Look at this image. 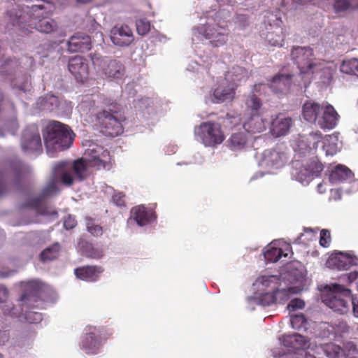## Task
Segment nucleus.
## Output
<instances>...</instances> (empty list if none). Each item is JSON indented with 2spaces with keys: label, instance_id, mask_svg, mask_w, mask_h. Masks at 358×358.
<instances>
[{
  "label": "nucleus",
  "instance_id": "obj_1",
  "mask_svg": "<svg viewBox=\"0 0 358 358\" xmlns=\"http://www.w3.org/2000/svg\"><path fill=\"white\" fill-rule=\"evenodd\" d=\"M43 4L21 6L12 5L5 15L6 28L15 29L19 35L24 36L36 29L41 33L49 34L54 30L52 20L48 19L54 5L49 1L43 0Z\"/></svg>",
  "mask_w": 358,
  "mask_h": 358
},
{
  "label": "nucleus",
  "instance_id": "obj_2",
  "mask_svg": "<svg viewBox=\"0 0 358 358\" xmlns=\"http://www.w3.org/2000/svg\"><path fill=\"white\" fill-rule=\"evenodd\" d=\"M101 110L96 114V126L106 136L115 137L124 131L123 123L126 117L122 106L115 100L103 96Z\"/></svg>",
  "mask_w": 358,
  "mask_h": 358
},
{
  "label": "nucleus",
  "instance_id": "obj_3",
  "mask_svg": "<svg viewBox=\"0 0 358 358\" xmlns=\"http://www.w3.org/2000/svg\"><path fill=\"white\" fill-rule=\"evenodd\" d=\"M73 136L67 125L57 121L50 122L43 134L47 152L52 157L54 152L68 149L73 143Z\"/></svg>",
  "mask_w": 358,
  "mask_h": 358
},
{
  "label": "nucleus",
  "instance_id": "obj_4",
  "mask_svg": "<svg viewBox=\"0 0 358 358\" xmlns=\"http://www.w3.org/2000/svg\"><path fill=\"white\" fill-rule=\"evenodd\" d=\"M85 155L86 158L75 161L73 166V172L80 180L86 178L87 166L95 167L97 169H106L110 162L109 152L102 148L88 150Z\"/></svg>",
  "mask_w": 358,
  "mask_h": 358
},
{
  "label": "nucleus",
  "instance_id": "obj_5",
  "mask_svg": "<svg viewBox=\"0 0 358 358\" xmlns=\"http://www.w3.org/2000/svg\"><path fill=\"white\" fill-rule=\"evenodd\" d=\"M194 134L206 147L210 148H216L225 139L221 124L213 120L203 122L195 127Z\"/></svg>",
  "mask_w": 358,
  "mask_h": 358
},
{
  "label": "nucleus",
  "instance_id": "obj_6",
  "mask_svg": "<svg viewBox=\"0 0 358 358\" xmlns=\"http://www.w3.org/2000/svg\"><path fill=\"white\" fill-rule=\"evenodd\" d=\"M40 299V287L38 283L31 282L28 284L27 289L20 297L21 311L17 309L12 303H4L2 306V310L4 315L11 317H21L24 308H34L38 306L35 304Z\"/></svg>",
  "mask_w": 358,
  "mask_h": 358
},
{
  "label": "nucleus",
  "instance_id": "obj_7",
  "mask_svg": "<svg viewBox=\"0 0 358 358\" xmlns=\"http://www.w3.org/2000/svg\"><path fill=\"white\" fill-rule=\"evenodd\" d=\"M351 289L339 284H332L330 287V292L323 299L324 303L335 312L341 314L347 313L350 306L345 298L350 299Z\"/></svg>",
  "mask_w": 358,
  "mask_h": 358
},
{
  "label": "nucleus",
  "instance_id": "obj_8",
  "mask_svg": "<svg viewBox=\"0 0 358 358\" xmlns=\"http://www.w3.org/2000/svg\"><path fill=\"white\" fill-rule=\"evenodd\" d=\"M82 337L80 348L88 355H96L99 352L103 341L108 338L111 334L103 327L88 326Z\"/></svg>",
  "mask_w": 358,
  "mask_h": 358
},
{
  "label": "nucleus",
  "instance_id": "obj_9",
  "mask_svg": "<svg viewBox=\"0 0 358 358\" xmlns=\"http://www.w3.org/2000/svg\"><path fill=\"white\" fill-rule=\"evenodd\" d=\"M198 32L203 36L215 47L222 46L226 44L229 37V29L227 22L207 23L197 28Z\"/></svg>",
  "mask_w": 358,
  "mask_h": 358
},
{
  "label": "nucleus",
  "instance_id": "obj_10",
  "mask_svg": "<svg viewBox=\"0 0 358 358\" xmlns=\"http://www.w3.org/2000/svg\"><path fill=\"white\" fill-rule=\"evenodd\" d=\"M90 57L93 65L109 78H118L124 73V67L119 61L108 60L106 58H103L98 53H90Z\"/></svg>",
  "mask_w": 358,
  "mask_h": 358
},
{
  "label": "nucleus",
  "instance_id": "obj_11",
  "mask_svg": "<svg viewBox=\"0 0 358 358\" xmlns=\"http://www.w3.org/2000/svg\"><path fill=\"white\" fill-rule=\"evenodd\" d=\"M291 57L301 74L308 73L315 66L313 63V50L309 47H294L291 52Z\"/></svg>",
  "mask_w": 358,
  "mask_h": 358
},
{
  "label": "nucleus",
  "instance_id": "obj_12",
  "mask_svg": "<svg viewBox=\"0 0 358 358\" xmlns=\"http://www.w3.org/2000/svg\"><path fill=\"white\" fill-rule=\"evenodd\" d=\"M21 147L22 150L27 153L42 152L41 138L37 126H29L23 131Z\"/></svg>",
  "mask_w": 358,
  "mask_h": 358
},
{
  "label": "nucleus",
  "instance_id": "obj_13",
  "mask_svg": "<svg viewBox=\"0 0 358 358\" xmlns=\"http://www.w3.org/2000/svg\"><path fill=\"white\" fill-rule=\"evenodd\" d=\"M112 43L119 47H127L134 41L131 29L127 24H116L110 31Z\"/></svg>",
  "mask_w": 358,
  "mask_h": 358
},
{
  "label": "nucleus",
  "instance_id": "obj_14",
  "mask_svg": "<svg viewBox=\"0 0 358 358\" xmlns=\"http://www.w3.org/2000/svg\"><path fill=\"white\" fill-rule=\"evenodd\" d=\"M236 85L231 84L227 79L223 78L217 82V86L213 92L216 103L231 101L235 97Z\"/></svg>",
  "mask_w": 358,
  "mask_h": 358
},
{
  "label": "nucleus",
  "instance_id": "obj_15",
  "mask_svg": "<svg viewBox=\"0 0 358 358\" xmlns=\"http://www.w3.org/2000/svg\"><path fill=\"white\" fill-rule=\"evenodd\" d=\"M287 161V157L285 152L276 150H266L263 152L261 164L268 169H278L284 166Z\"/></svg>",
  "mask_w": 358,
  "mask_h": 358
},
{
  "label": "nucleus",
  "instance_id": "obj_16",
  "mask_svg": "<svg viewBox=\"0 0 358 358\" xmlns=\"http://www.w3.org/2000/svg\"><path fill=\"white\" fill-rule=\"evenodd\" d=\"M338 118L339 115L334 108L331 104L326 103L322 106L317 124L322 129H331L336 126Z\"/></svg>",
  "mask_w": 358,
  "mask_h": 358
},
{
  "label": "nucleus",
  "instance_id": "obj_17",
  "mask_svg": "<svg viewBox=\"0 0 358 358\" xmlns=\"http://www.w3.org/2000/svg\"><path fill=\"white\" fill-rule=\"evenodd\" d=\"M69 70L78 81L83 83L88 78L89 66L85 59L75 56L69 59Z\"/></svg>",
  "mask_w": 358,
  "mask_h": 358
},
{
  "label": "nucleus",
  "instance_id": "obj_18",
  "mask_svg": "<svg viewBox=\"0 0 358 358\" xmlns=\"http://www.w3.org/2000/svg\"><path fill=\"white\" fill-rule=\"evenodd\" d=\"M104 271V268L98 265H86L78 267L74 269L76 277L88 282H96L100 275Z\"/></svg>",
  "mask_w": 358,
  "mask_h": 358
},
{
  "label": "nucleus",
  "instance_id": "obj_19",
  "mask_svg": "<svg viewBox=\"0 0 358 358\" xmlns=\"http://www.w3.org/2000/svg\"><path fill=\"white\" fill-rule=\"evenodd\" d=\"M327 266L338 271L349 269L358 265V258L348 254L340 253L331 257L327 262Z\"/></svg>",
  "mask_w": 358,
  "mask_h": 358
},
{
  "label": "nucleus",
  "instance_id": "obj_20",
  "mask_svg": "<svg viewBox=\"0 0 358 358\" xmlns=\"http://www.w3.org/2000/svg\"><path fill=\"white\" fill-rule=\"evenodd\" d=\"M292 76L290 73H277L270 80L268 86L275 94H286L290 90Z\"/></svg>",
  "mask_w": 358,
  "mask_h": 358
},
{
  "label": "nucleus",
  "instance_id": "obj_21",
  "mask_svg": "<svg viewBox=\"0 0 358 358\" xmlns=\"http://www.w3.org/2000/svg\"><path fill=\"white\" fill-rule=\"evenodd\" d=\"M92 48V41L89 36L77 33L72 36L67 43V50L70 52H85Z\"/></svg>",
  "mask_w": 358,
  "mask_h": 358
},
{
  "label": "nucleus",
  "instance_id": "obj_22",
  "mask_svg": "<svg viewBox=\"0 0 358 358\" xmlns=\"http://www.w3.org/2000/svg\"><path fill=\"white\" fill-rule=\"evenodd\" d=\"M250 144V138L244 131L233 132L227 141V148L233 152L245 150Z\"/></svg>",
  "mask_w": 358,
  "mask_h": 358
},
{
  "label": "nucleus",
  "instance_id": "obj_23",
  "mask_svg": "<svg viewBox=\"0 0 358 358\" xmlns=\"http://www.w3.org/2000/svg\"><path fill=\"white\" fill-rule=\"evenodd\" d=\"M292 119L285 117L283 114H278L272 120L271 131L276 137L286 135L292 126Z\"/></svg>",
  "mask_w": 358,
  "mask_h": 358
},
{
  "label": "nucleus",
  "instance_id": "obj_24",
  "mask_svg": "<svg viewBox=\"0 0 358 358\" xmlns=\"http://www.w3.org/2000/svg\"><path fill=\"white\" fill-rule=\"evenodd\" d=\"M131 213V217L141 227L147 225L156 219L155 213L153 210L148 209L143 205L134 207Z\"/></svg>",
  "mask_w": 358,
  "mask_h": 358
},
{
  "label": "nucleus",
  "instance_id": "obj_25",
  "mask_svg": "<svg viewBox=\"0 0 358 358\" xmlns=\"http://www.w3.org/2000/svg\"><path fill=\"white\" fill-rule=\"evenodd\" d=\"M282 344L292 350H305L309 347V339L299 334L285 335L282 337Z\"/></svg>",
  "mask_w": 358,
  "mask_h": 358
},
{
  "label": "nucleus",
  "instance_id": "obj_26",
  "mask_svg": "<svg viewBox=\"0 0 358 358\" xmlns=\"http://www.w3.org/2000/svg\"><path fill=\"white\" fill-rule=\"evenodd\" d=\"M248 120L243 123L245 131L251 134H257L266 129L265 122L260 114L249 115Z\"/></svg>",
  "mask_w": 358,
  "mask_h": 358
},
{
  "label": "nucleus",
  "instance_id": "obj_27",
  "mask_svg": "<svg viewBox=\"0 0 358 358\" xmlns=\"http://www.w3.org/2000/svg\"><path fill=\"white\" fill-rule=\"evenodd\" d=\"M56 191V185L54 183L50 184L45 188H44V189L38 196L30 199L27 203H25L23 205V207L34 208L37 211H39L43 200L47 196H50L52 193Z\"/></svg>",
  "mask_w": 358,
  "mask_h": 358
},
{
  "label": "nucleus",
  "instance_id": "obj_28",
  "mask_svg": "<svg viewBox=\"0 0 358 358\" xmlns=\"http://www.w3.org/2000/svg\"><path fill=\"white\" fill-rule=\"evenodd\" d=\"M248 77V71L239 66H234L224 76L231 84H235L236 88L241 82L246 81Z\"/></svg>",
  "mask_w": 358,
  "mask_h": 358
},
{
  "label": "nucleus",
  "instance_id": "obj_29",
  "mask_svg": "<svg viewBox=\"0 0 358 358\" xmlns=\"http://www.w3.org/2000/svg\"><path fill=\"white\" fill-rule=\"evenodd\" d=\"M322 106L315 102H306L303 106L302 115L309 122H317L321 113Z\"/></svg>",
  "mask_w": 358,
  "mask_h": 358
},
{
  "label": "nucleus",
  "instance_id": "obj_30",
  "mask_svg": "<svg viewBox=\"0 0 358 358\" xmlns=\"http://www.w3.org/2000/svg\"><path fill=\"white\" fill-rule=\"evenodd\" d=\"M353 173L351 170L345 165H337L331 172L329 180L331 182H340L351 179Z\"/></svg>",
  "mask_w": 358,
  "mask_h": 358
},
{
  "label": "nucleus",
  "instance_id": "obj_31",
  "mask_svg": "<svg viewBox=\"0 0 358 358\" xmlns=\"http://www.w3.org/2000/svg\"><path fill=\"white\" fill-rule=\"evenodd\" d=\"M245 112L248 115L260 114L262 101L255 94H250L245 101Z\"/></svg>",
  "mask_w": 358,
  "mask_h": 358
},
{
  "label": "nucleus",
  "instance_id": "obj_32",
  "mask_svg": "<svg viewBox=\"0 0 358 358\" xmlns=\"http://www.w3.org/2000/svg\"><path fill=\"white\" fill-rule=\"evenodd\" d=\"M55 177L59 178L65 185L70 186L73 184V176L66 169L64 163H60L55 166Z\"/></svg>",
  "mask_w": 358,
  "mask_h": 358
},
{
  "label": "nucleus",
  "instance_id": "obj_33",
  "mask_svg": "<svg viewBox=\"0 0 358 358\" xmlns=\"http://www.w3.org/2000/svg\"><path fill=\"white\" fill-rule=\"evenodd\" d=\"M324 355L329 358H343L346 355L345 350L334 343H327L320 347Z\"/></svg>",
  "mask_w": 358,
  "mask_h": 358
},
{
  "label": "nucleus",
  "instance_id": "obj_34",
  "mask_svg": "<svg viewBox=\"0 0 358 358\" xmlns=\"http://www.w3.org/2000/svg\"><path fill=\"white\" fill-rule=\"evenodd\" d=\"M272 31H268L266 35V39L268 43L273 46H282L285 36L282 34V29L276 27H271Z\"/></svg>",
  "mask_w": 358,
  "mask_h": 358
},
{
  "label": "nucleus",
  "instance_id": "obj_35",
  "mask_svg": "<svg viewBox=\"0 0 358 358\" xmlns=\"http://www.w3.org/2000/svg\"><path fill=\"white\" fill-rule=\"evenodd\" d=\"M60 245L59 243H55L50 247L45 249L40 255L41 261H52L59 257Z\"/></svg>",
  "mask_w": 358,
  "mask_h": 358
},
{
  "label": "nucleus",
  "instance_id": "obj_36",
  "mask_svg": "<svg viewBox=\"0 0 358 358\" xmlns=\"http://www.w3.org/2000/svg\"><path fill=\"white\" fill-rule=\"evenodd\" d=\"M340 70L343 73L355 75L358 77V59L354 58L343 61Z\"/></svg>",
  "mask_w": 358,
  "mask_h": 358
},
{
  "label": "nucleus",
  "instance_id": "obj_37",
  "mask_svg": "<svg viewBox=\"0 0 358 358\" xmlns=\"http://www.w3.org/2000/svg\"><path fill=\"white\" fill-rule=\"evenodd\" d=\"M264 258L267 262H276L282 256L287 257V253L284 254L281 248L271 247L264 253Z\"/></svg>",
  "mask_w": 358,
  "mask_h": 358
},
{
  "label": "nucleus",
  "instance_id": "obj_38",
  "mask_svg": "<svg viewBox=\"0 0 358 358\" xmlns=\"http://www.w3.org/2000/svg\"><path fill=\"white\" fill-rule=\"evenodd\" d=\"M83 255L87 258L99 259L103 257L104 254L102 249L96 248L92 244L87 243L83 247Z\"/></svg>",
  "mask_w": 358,
  "mask_h": 358
},
{
  "label": "nucleus",
  "instance_id": "obj_39",
  "mask_svg": "<svg viewBox=\"0 0 358 358\" xmlns=\"http://www.w3.org/2000/svg\"><path fill=\"white\" fill-rule=\"evenodd\" d=\"M87 230L94 236H100L103 234V229L99 224H96L94 220L90 217L85 218Z\"/></svg>",
  "mask_w": 358,
  "mask_h": 358
},
{
  "label": "nucleus",
  "instance_id": "obj_40",
  "mask_svg": "<svg viewBox=\"0 0 358 358\" xmlns=\"http://www.w3.org/2000/svg\"><path fill=\"white\" fill-rule=\"evenodd\" d=\"M23 319L29 324H38L42 321V314L32 310H26L24 313L21 314Z\"/></svg>",
  "mask_w": 358,
  "mask_h": 358
},
{
  "label": "nucleus",
  "instance_id": "obj_41",
  "mask_svg": "<svg viewBox=\"0 0 358 358\" xmlns=\"http://www.w3.org/2000/svg\"><path fill=\"white\" fill-rule=\"evenodd\" d=\"M357 0H335L334 8L336 13L344 12L353 7Z\"/></svg>",
  "mask_w": 358,
  "mask_h": 358
},
{
  "label": "nucleus",
  "instance_id": "obj_42",
  "mask_svg": "<svg viewBox=\"0 0 358 358\" xmlns=\"http://www.w3.org/2000/svg\"><path fill=\"white\" fill-rule=\"evenodd\" d=\"M136 27L138 34L146 35L150 30V23L146 19H139L136 21Z\"/></svg>",
  "mask_w": 358,
  "mask_h": 358
},
{
  "label": "nucleus",
  "instance_id": "obj_43",
  "mask_svg": "<svg viewBox=\"0 0 358 358\" xmlns=\"http://www.w3.org/2000/svg\"><path fill=\"white\" fill-rule=\"evenodd\" d=\"M290 322L294 329H300L306 323V319L303 314H297L291 317Z\"/></svg>",
  "mask_w": 358,
  "mask_h": 358
},
{
  "label": "nucleus",
  "instance_id": "obj_44",
  "mask_svg": "<svg viewBox=\"0 0 358 358\" xmlns=\"http://www.w3.org/2000/svg\"><path fill=\"white\" fill-rule=\"evenodd\" d=\"M322 137L320 132H315L310 134L308 138V142L309 143L308 147L310 150H316L318 147L319 143L321 141Z\"/></svg>",
  "mask_w": 358,
  "mask_h": 358
},
{
  "label": "nucleus",
  "instance_id": "obj_45",
  "mask_svg": "<svg viewBox=\"0 0 358 358\" xmlns=\"http://www.w3.org/2000/svg\"><path fill=\"white\" fill-rule=\"evenodd\" d=\"M331 241V233L328 229H322L320 231V244L324 248H328Z\"/></svg>",
  "mask_w": 358,
  "mask_h": 358
},
{
  "label": "nucleus",
  "instance_id": "obj_46",
  "mask_svg": "<svg viewBox=\"0 0 358 358\" xmlns=\"http://www.w3.org/2000/svg\"><path fill=\"white\" fill-rule=\"evenodd\" d=\"M10 334L5 323L0 320V345H4L9 340Z\"/></svg>",
  "mask_w": 358,
  "mask_h": 358
},
{
  "label": "nucleus",
  "instance_id": "obj_47",
  "mask_svg": "<svg viewBox=\"0 0 358 358\" xmlns=\"http://www.w3.org/2000/svg\"><path fill=\"white\" fill-rule=\"evenodd\" d=\"M275 292H267L261 295L259 298L260 303L262 306H269L275 301Z\"/></svg>",
  "mask_w": 358,
  "mask_h": 358
},
{
  "label": "nucleus",
  "instance_id": "obj_48",
  "mask_svg": "<svg viewBox=\"0 0 358 358\" xmlns=\"http://www.w3.org/2000/svg\"><path fill=\"white\" fill-rule=\"evenodd\" d=\"M304 306L305 302L302 299L296 298L291 300V301L287 305V309L290 312H294L299 309H303Z\"/></svg>",
  "mask_w": 358,
  "mask_h": 358
},
{
  "label": "nucleus",
  "instance_id": "obj_49",
  "mask_svg": "<svg viewBox=\"0 0 358 358\" xmlns=\"http://www.w3.org/2000/svg\"><path fill=\"white\" fill-rule=\"evenodd\" d=\"M343 350H345V352L346 353V355L343 358H347L350 355H357L358 350L357 348L356 345L351 341L347 342L344 344V348H342Z\"/></svg>",
  "mask_w": 358,
  "mask_h": 358
},
{
  "label": "nucleus",
  "instance_id": "obj_50",
  "mask_svg": "<svg viewBox=\"0 0 358 358\" xmlns=\"http://www.w3.org/2000/svg\"><path fill=\"white\" fill-rule=\"evenodd\" d=\"M241 122V117L239 115H231L227 113L224 117V123L229 124L231 127L238 124Z\"/></svg>",
  "mask_w": 358,
  "mask_h": 358
},
{
  "label": "nucleus",
  "instance_id": "obj_51",
  "mask_svg": "<svg viewBox=\"0 0 358 358\" xmlns=\"http://www.w3.org/2000/svg\"><path fill=\"white\" fill-rule=\"evenodd\" d=\"M77 225V221L74 216L68 215L64 218V227L67 229H72Z\"/></svg>",
  "mask_w": 358,
  "mask_h": 358
},
{
  "label": "nucleus",
  "instance_id": "obj_52",
  "mask_svg": "<svg viewBox=\"0 0 358 358\" xmlns=\"http://www.w3.org/2000/svg\"><path fill=\"white\" fill-rule=\"evenodd\" d=\"M124 198V194L122 192L115 193L113 196V201L117 206L124 207L126 206Z\"/></svg>",
  "mask_w": 358,
  "mask_h": 358
},
{
  "label": "nucleus",
  "instance_id": "obj_53",
  "mask_svg": "<svg viewBox=\"0 0 358 358\" xmlns=\"http://www.w3.org/2000/svg\"><path fill=\"white\" fill-rule=\"evenodd\" d=\"M9 189V186L4 178L3 173L0 171V197L5 195Z\"/></svg>",
  "mask_w": 358,
  "mask_h": 358
},
{
  "label": "nucleus",
  "instance_id": "obj_54",
  "mask_svg": "<svg viewBox=\"0 0 358 358\" xmlns=\"http://www.w3.org/2000/svg\"><path fill=\"white\" fill-rule=\"evenodd\" d=\"M9 292L3 285H0V303H6L8 299Z\"/></svg>",
  "mask_w": 358,
  "mask_h": 358
},
{
  "label": "nucleus",
  "instance_id": "obj_55",
  "mask_svg": "<svg viewBox=\"0 0 358 358\" xmlns=\"http://www.w3.org/2000/svg\"><path fill=\"white\" fill-rule=\"evenodd\" d=\"M350 300L351 301L352 306L353 315L356 317H358V299L352 294H351Z\"/></svg>",
  "mask_w": 358,
  "mask_h": 358
},
{
  "label": "nucleus",
  "instance_id": "obj_56",
  "mask_svg": "<svg viewBox=\"0 0 358 358\" xmlns=\"http://www.w3.org/2000/svg\"><path fill=\"white\" fill-rule=\"evenodd\" d=\"M343 278L344 279H347V282L348 283H352V282H354L355 280H357L358 278V271H352V272H350L349 273H347L345 274Z\"/></svg>",
  "mask_w": 358,
  "mask_h": 358
},
{
  "label": "nucleus",
  "instance_id": "obj_57",
  "mask_svg": "<svg viewBox=\"0 0 358 358\" xmlns=\"http://www.w3.org/2000/svg\"><path fill=\"white\" fill-rule=\"evenodd\" d=\"M323 148L325 150L327 155H334L337 152V148L335 144L332 145H327L324 144L323 145Z\"/></svg>",
  "mask_w": 358,
  "mask_h": 358
},
{
  "label": "nucleus",
  "instance_id": "obj_58",
  "mask_svg": "<svg viewBox=\"0 0 358 358\" xmlns=\"http://www.w3.org/2000/svg\"><path fill=\"white\" fill-rule=\"evenodd\" d=\"M265 87H266L265 85H264L262 83L255 84L253 86V88H252L250 94H255V93L260 92L262 90H264Z\"/></svg>",
  "mask_w": 358,
  "mask_h": 358
},
{
  "label": "nucleus",
  "instance_id": "obj_59",
  "mask_svg": "<svg viewBox=\"0 0 358 358\" xmlns=\"http://www.w3.org/2000/svg\"><path fill=\"white\" fill-rule=\"evenodd\" d=\"M24 167L21 162H17L16 167L14 169L15 173L17 176H20L24 171Z\"/></svg>",
  "mask_w": 358,
  "mask_h": 358
},
{
  "label": "nucleus",
  "instance_id": "obj_60",
  "mask_svg": "<svg viewBox=\"0 0 358 358\" xmlns=\"http://www.w3.org/2000/svg\"><path fill=\"white\" fill-rule=\"evenodd\" d=\"M315 171L314 172L315 173H320L323 170V165L321 163L319 162H315Z\"/></svg>",
  "mask_w": 358,
  "mask_h": 358
},
{
  "label": "nucleus",
  "instance_id": "obj_61",
  "mask_svg": "<svg viewBox=\"0 0 358 358\" xmlns=\"http://www.w3.org/2000/svg\"><path fill=\"white\" fill-rule=\"evenodd\" d=\"M320 352H317L316 355L311 354L310 352H306L305 354V358H320L318 356Z\"/></svg>",
  "mask_w": 358,
  "mask_h": 358
},
{
  "label": "nucleus",
  "instance_id": "obj_62",
  "mask_svg": "<svg viewBox=\"0 0 358 358\" xmlns=\"http://www.w3.org/2000/svg\"><path fill=\"white\" fill-rule=\"evenodd\" d=\"M271 277H263L262 280V285L267 286L268 282L271 280Z\"/></svg>",
  "mask_w": 358,
  "mask_h": 358
},
{
  "label": "nucleus",
  "instance_id": "obj_63",
  "mask_svg": "<svg viewBox=\"0 0 358 358\" xmlns=\"http://www.w3.org/2000/svg\"><path fill=\"white\" fill-rule=\"evenodd\" d=\"M77 2L81 3H87L91 2L92 0H76Z\"/></svg>",
  "mask_w": 358,
  "mask_h": 358
},
{
  "label": "nucleus",
  "instance_id": "obj_64",
  "mask_svg": "<svg viewBox=\"0 0 358 358\" xmlns=\"http://www.w3.org/2000/svg\"><path fill=\"white\" fill-rule=\"evenodd\" d=\"M9 275H10L9 273H1L0 274V276H1V277H2V278H6V277L9 276Z\"/></svg>",
  "mask_w": 358,
  "mask_h": 358
}]
</instances>
